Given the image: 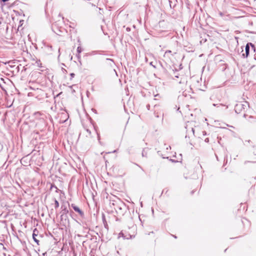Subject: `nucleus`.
Segmentation results:
<instances>
[{
    "label": "nucleus",
    "instance_id": "f257e3e1",
    "mask_svg": "<svg viewBox=\"0 0 256 256\" xmlns=\"http://www.w3.org/2000/svg\"><path fill=\"white\" fill-rule=\"evenodd\" d=\"M62 22V21L58 20L54 23L52 26V31L58 36H62L66 32L65 28L60 26Z\"/></svg>",
    "mask_w": 256,
    "mask_h": 256
},
{
    "label": "nucleus",
    "instance_id": "f03ea898",
    "mask_svg": "<svg viewBox=\"0 0 256 256\" xmlns=\"http://www.w3.org/2000/svg\"><path fill=\"white\" fill-rule=\"evenodd\" d=\"M71 206L72 208L74 210L78 212L82 217H84V212L81 210H80V208L78 206H76L73 204H71Z\"/></svg>",
    "mask_w": 256,
    "mask_h": 256
},
{
    "label": "nucleus",
    "instance_id": "7ed1b4c3",
    "mask_svg": "<svg viewBox=\"0 0 256 256\" xmlns=\"http://www.w3.org/2000/svg\"><path fill=\"white\" fill-rule=\"evenodd\" d=\"M124 208L125 205L124 204H122L121 206L116 205V206L114 208L116 212H120V214L123 213L124 212L122 211V210L124 209Z\"/></svg>",
    "mask_w": 256,
    "mask_h": 256
},
{
    "label": "nucleus",
    "instance_id": "20e7f679",
    "mask_svg": "<svg viewBox=\"0 0 256 256\" xmlns=\"http://www.w3.org/2000/svg\"><path fill=\"white\" fill-rule=\"evenodd\" d=\"M250 47L248 43L246 44L245 47V54H242L244 58H246L250 54Z\"/></svg>",
    "mask_w": 256,
    "mask_h": 256
},
{
    "label": "nucleus",
    "instance_id": "39448f33",
    "mask_svg": "<svg viewBox=\"0 0 256 256\" xmlns=\"http://www.w3.org/2000/svg\"><path fill=\"white\" fill-rule=\"evenodd\" d=\"M242 108V104H238L235 106L234 110L236 113L238 114Z\"/></svg>",
    "mask_w": 256,
    "mask_h": 256
},
{
    "label": "nucleus",
    "instance_id": "423d86ee",
    "mask_svg": "<svg viewBox=\"0 0 256 256\" xmlns=\"http://www.w3.org/2000/svg\"><path fill=\"white\" fill-rule=\"evenodd\" d=\"M38 230L36 228H34V231H33V234H32V238L34 240V241L38 244V242H39V240H38L36 238V236H37L38 235Z\"/></svg>",
    "mask_w": 256,
    "mask_h": 256
},
{
    "label": "nucleus",
    "instance_id": "0eeeda50",
    "mask_svg": "<svg viewBox=\"0 0 256 256\" xmlns=\"http://www.w3.org/2000/svg\"><path fill=\"white\" fill-rule=\"evenodd\" d=\"M194 130L193 128H191L190 130H186V138L188 136L190 137V135L192 134L194 135Z\"/></svg>",
    "mask_w": 256,
    "mask_h": 256
},
{
    "label": "nucleus",
    "instance_id": "6e6552de",
    "mask_svg": "<svg viewBox=\"0 0 256 256\" xmlns=\"http://www.w3.org/2000/svg\"><path fill=\"white\" fill-rule=\"evenodd\" d=\"M120 237H122L124 239L128 240V239H130V238H132V236H124V232H121L118 234V238H120Z\"/></svg>",
    "mask_w": 256,
    "mask_h": 256
},
{
    "label": "nucleus",
    "instance_id": "1a4fd4ad",
    "mask_svg": "<svg viewBox=\"0 0 256 256\" xmlns=\"http://www.w3.org/2000/svg\"><path fill=\"white\" fill-rule=\"evenodd\" d=\"M34 64L38 68H42V64L40 60H36L35 64Z\"/></svg>",
    "mask_w": 256,
    "mask_h": 256
},
{
    "label": "nucleus",
    "instance_id": "9d476101",
    "mask_svg": "<svg viewBox=\"0 0 256 256\" xmlns=\"http://www.w3.org/2000/svg\"><path fill=\"white\" fill-rule=\"evenodd\" d=\"M34 115L35 116L36 118H40V116L44 114H42L40 112H35L34 114Z\"/></svg>",
    "mask_w": 256,
    "mask_h": 256
},
{
    "label": "nucleus",
    "instance_id": "9b49d317",
    "mask_svg": "<svg viewBox=\"0 0 256 256\" xmlns=\"http://www.w3.org/2000/svg\"><path fill=\"white\" fill-rule=\"evenodd\" d=\"M54 208L56 209L59 207V202L56 198L54 199Z\"/></svg>",
    "mask_w": 256,
    "mask_h": 256
},
{
    "label": "nucleus",
    "instance_id": "f8f14e48",
    "mask_svg": "<svg viewBox=\"0 0 256 256\" xmlns=\"http://www.w3.org/2000/svg\"><path fill=\"white\" fill-rule=\"evenodd\" d=\"M248 44H249V46L251 47V50H253L254 52H255L256 50V48H255V46L254 44H252V43H250V42H249L248 43Z\"/></svg>",
    "mask_w": 256,
    "mask_h": 256
},
{
    "label": "nucleus",
    "instance_id": "ddd939ff",
    "mask_svg": "<svg viewBox=\"0 0 256 256\" xmlns=\"http://www.w3.org/2000/svg\"><path fill=\"white\" fill-rule=\"evenodd\" d=\"M168 54H172V51L170 50H167L166 51V52L164 55V57H168Z\"/></svg>",
    "mask_w": 256,
    "mask_h": 256
},
{
    "label": "nucleus",
    "instance_id": "4468645a",
    "mask_svg": "<svg viewBox=\"0 0 256 256\" xmlns=\"http://www.w3.org/2000/svg\"><path fill=\"white\" fill-rule=\"evenodd\" d=\"M76 51H77V52L78 53V54H80L82 52V48H81L80 46H78L77 48Z\"/></svg>",
    "mask_w": 256,
    "mask_h": 256
},
{
    "label": "nucleus",
    "instance_id": "2eb2a0df",
    "mask_svg": "<svg viewBox=\"0 0 256 256\" xmlns=\"http://www.w3.org/2000/svg\"><path fill=\"white\" fill-rule=\"evenodd\" d=\"M14 62H12V61H9L8 62V64H9V66H10V67H12L14 66L12 65L13 64H14Z\"/></svg>",
    "mask_w": 256,
    "mask_h": 256
},
{
    "label": "nucleus",
    "instance_id": "dca6fc26",
    "mask_svg": "<svg viewBox=\"0 0 256 256\" xmlns=\"http://www.w3.org/2000/svg\"><path fill=\"white\" fill-rule=\"evenodd\" d=\"M76 26V24L74 23H70V27L72 28H74Z\"/></svg>",
    "mask_w": 256,
    "mask_h": 256
},
{
    "label": "nucleus",
    "instance_id": "f3484780",
    "mask_svg": "<svg viewBox=\"0 0 256 256\" xmlns=\"http://www.w3.org/2000/svg\"><path fill=\"white\" fill-rule=\"evenodd\" d=\"M76 57L78 58V60H80V54L78 53L76 54Z\"/></svg>",
    "mask_w": 256,
    "mask_h": 256
},
{
    "label": "nucleus",
    "instance_id": "a211bd4d",
    "mask_svg": "<svg viewBox=\"0 0 256 256\" xmlns=\"http://www.w3.org/2000/svg\"><path fill=\"white\" fill-rule=\"evenodd\" d=\"M70 77H71V78H70V79H72V78H74V76L75 74H74V73H71V74H70Z\"/></svg>",
    "mask_w": 256,
    "mask_h": 256
},
{
    "label": "nucleus",
    "instance_id": "6ab92c4d",
    "mask_svg": "<svg viewBox=\"0 0 256 256\" xmlns=\"http://www.w3.org/2000/svg\"><path fill=\"white\" fill-rule=\"evenodd\" d=\"M106 60L107 61H109V62H110L112 63H114V60H112V59H110V58H106Z\"/></svg>",
    "mask_w": 256,
    "mask_h": 256
},
{
    "label": "nucleus",
    "instance_id": "aec40b11",
    "mask_svg": "<svg viewBox=\"0 0 256 256\" xmlns=\"http://www.w3.org/2000/svg\"><path fill=\"white\" fill-rule=\"evenodd\" d=\"M86 132L88 133L89 135L90 136V135L91 134V132H90V130L88 129V128H87V129H86Z\"/></svg>",
    "mask_w": 256,
    "mask_h": 256
},
{
    "label": "nucleus",
    "instance_id": "412c9836",
    "mask_svg": "<svg viewBox=\"0 0 256 256\" xmlns=\"http://www.w3.org/2000/svg\"><path fill=\"white\" fill-rule=\"evenodd\" d=\"M126 30L128 32H130V28H129V27H127V28H126Z\"/></svg>",
    "mask_w": 256,
    "mask_h": 256
},
{
    "label": "nucleus",
    "instance_id": "4be33fe9",
    "mask_svg": "<svg viewBox=\"0 0 256 256\" xmlns=\"http://www.w3.org/2000/svg\"><path fill=\"white\" fill-rule=\"evenodd\" d=\"M219 14L220 16H224V14L222 12H219Z\"/></svg>",
    "mask_w": 256,
    "mask_h": 256
},
{
    "label": "nucleus",
    "instance_id": "5701e85b",
    "mask_svg": "<svg viewBox=\"0 0 256 256\" xmlns=\"http://www.w3.org/2000/svg\"><path fill=\"white\" fill-rule=\"evenodd\" d=\"M165 191H166V192H168V189H167V188H165V189H164V190H162V193H164Z\"/></svg>",
    "mask_w": 256,
    "mask_h": 256
},
{
    "label": "nucleus",
    "instance_id": "b1692460",
    "mask_svg": "<svg viewBox=\"0 0 256 256\" xmlns=\"http://www.w3.org/2000/svg\"><path fill=\"white\" fill-rule=\"evenodd\" d=\"M150 104H148V105L146 106V108H148V110H150Z\"/></svg>",
    "mask_w": 256,
    "mask_h": 256
},
{
    "label": "nucleus",
    "instance_id": "393cba45",
    "mask_svg": "<svg viewBox=\"0 0 256 256\" xmlns=\"http://www.w3.org/2000/svg\"><path fill=\"white\" fill-rule=\"evenodd\" d=\"M205 142H209L208 138H206V139H205Z\"/></svg>",
    "mask_w": 256,
    "mask_h": 256
},
{
    "label": "nucleus",
    "instance_id": "a878e982",
    "mask_svg": "<svg viewBox=\"0 0 256 256\" xmlns=\"http://www.w3.org/2000/svg\"><path fill=\"white\" fill-rule=\"evenodd\" d=\"M124 236H132L131 235L129 234H124Z\"/></svg>",
    "mask_w": 256,
    "mask_h": 256
},
{
    "label": "nucleus",
    "instance_id": "bb28decb",
    "mask_svg": "<svg viewBox=\"0 0 256 256\" xmlns=\"http://www.w3.org/2000/svg\"><path fill=\"white\" fill-rule=\"evenodd\" d=\"M0 81H4V78H0Z\"/></svg>",
    "mask_w": 256,
    "mask_h": 256
},
{
    "label": "nucleus",
    "instance_id": "cd10ccee",
    "mask_svg": "<svg viewBox=\"0 0 256 256\" xmlns=\"http://www.w3.org/2000/svg\"><path fill=\"white\" fill-rule=\"evenodd\" d=\"M2 18H0V24H2Z\"/></svg>",
    "mask_w": 256,
    "mask_h": 256
},
{
    "label": "nucleus",
    "instance_id": "c85d7f7f",
    "mask_svg": "<svg viewBox=\"0 0 256 256\" xmlns=\"http://www.w3.org/2000/svg\"><path fill=\"white\" fill-rule=\"evenodd\" d=\"M98 140H100V136L98 134Z\"/></svg>",
    "mask_w": 256,
    "mask_h": 256
},
{
    "label": "nucleus",
    "instance_id": "c756f323",
    "mask_svg": "<svg viewBox=\"0 0 256 256\" xmlns=\"http://www.w3.org/2000/svg\"><path fill=\"white\" fill-rule=\"evenodd\" d=\"M150 65H151V66H152L154 67V68H155V66H154L152 65V62H151L150 63Z\"/></svg>",
    "mask_w": 256,
    "mask_h": 256
},
{
    "label": "nucleus",
    "instance_id": "7c9ffc66",
    "mask_svg": "<svg viewBox=\"0 0 256 256\" xmlns=\"http://www.w3.org/2000/svg\"><path fill=\"white\" fill-rule=\"evenodd\" d=\"M155 116H156L157 118H158V115H157L156 114H155Z\"/></svg>",
    "mask_w": 256,
    "mask_h": 256
},
{
    "label": "nucleus",
    "instance_id": "2f4dec72",
    "mask_svg": "<svg viewBox=\"0 0 256 256\" xmlns=\"http://www.w3.org/2000/svg\"><path fill=\"white\" fill-rule=\"evenodd\" d=\"M142 156H145V154H144V153L142 152Z\"/></svg>",
    "mask_w": 256,
    "mask_h": 256
},
{
    "label": "nucleus",
    "instance_id": "473e14b6",
    "mask_svg": "<svg viewBox=\"0 0 256 256\" xmlns=\"http://www.w3.org/2000/svg\"><path fill=\"white\" fill-rule=\"evenodd\" d=\"M142 156H145V154H144V153L142 152Z\"/></svg>",
    "mask_w": 256,
    "mask_h": 256
},
{
    "label": "nucleus",
    "instance_id": "72a5a7b5",
    "mask_svg": "<svg viewBox=\"0 0 256 256\" xmlns=\"http://www.w3.org/2000/svg\"><path fill=\"white\" fill-rule=\"evenodd\" d=\"M213 105H214V106H217L218 104H213Z\"/></svg>",
    "mask_w": 256,
    "mask_h": 256
},
{
    "label": "nucleus",
    "instance_id": "f704fd0d",
    "mask_svg": "<svg viewBox=\"0 0 256 256\" xmlns=\"http://www.w3.org/2000/svg\"><path fill=\"white\" fill-rule=\"evenodd\" d=\"M254 58L255 60H256V56H254Z\"/></svg>",
    "mask_w": 256,
    "mask_h": 256
},
{
    "label": "nucleus",
    "instance_id": "c9c22d12",
    "mask_svg": "<svg viewBox=\"0 0 256 256\" xmlns=\"http://www.w3.org/2000/svg\"><path fill=\"white\" fill-rule=\"evenodd\" d=\"M106 226H108V224H105V227L106 228Z\"/></svg>",
    "mask_w": 256,
    "mask_h": 256
},
{
    "label": "nucleus",
    "instance_id": "e433bc0d",
    "mask_svg": "<svg viewBox=\"0 0 256 256\" xmlns=\"http://www.w3.org/2000/svg\"><path fill=\"white\" fill-rule=\"evenodd\" d=\"M106 226H108V224H105V227L106 228Z\"/></svg>",
    "mask_w": 256,
    "mask_h": 256
}]
</instances>
